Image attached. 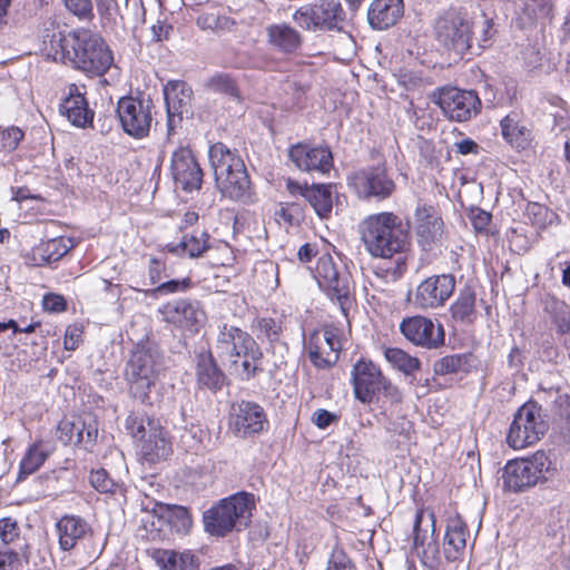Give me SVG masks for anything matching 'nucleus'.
<instances>
[{
  "label": "nucleus",
  "mask_w": 570,
  "mask_h": 570,
  "mask_svg": "<svg viewBox=\"0 0 570 570\" xmlns=\"http://www.w3.org/2000/svg\"><path fill=\"white\" fill-rule=\"evenodd\" d=\"M361 239L372 257L392 259L405 256L409 237L401 219L393 213L368 216L361 224Z\"/></svg>",
  "instance_id": "1"
},
{
  "label": "nucleus",
  "mask_w": 570,
  "mask_h": 570,
  "mask_svg": "<svg viewBox=\"0 0 570 570\" xmlns=\"http://www.w3.org/2000/svg\"><path fill=\"white\" fill-rule=\"evenodd\" d=\"M214 350L223 364L229 368L237 371L240 362L243 373L247 377L255 375L258 370L257 361L263 356L249 333L226 322L217 326Z\"/></svg>",
  "instance_id": "2"
},
{
  "label": "nucleus",
  "mask_w": 570,
  "mask_h": 570,
  "mask_svg": "<svg viewBox=\"0 0 570 570\" xmlns=\"http://www.w3.org/2000/svg\"><path fill=\"white\" fill-rule=\"evenodd\" d=\"M164 371V356L156 348L137 346L125 371L132 396L145 403L149 399L151 387L156 385Z\"/></svg>",
  "instance_id": "3"
},
{
  "label": "nucleus",
  "mask_w": 570,
  "mask_h": 570,
  "mask_svg": "<svg viewBox=\"0 0 570 570\" xmlns=\"http://www.w3.org/2000/svg\"><path fill=\"white\" fill-rule=\"evenodd\" d=\"M253 508L254 497L246 492L223 499L204 512L205 530L216 537H225L234 529L240 530L247 525Z\"/></svg>",
  "instance_id": "4"
},
{
  "label": "nucleus",
  "mask_w": 570,
  "mask_h": 570,
  "mask_svg": "<svg viewBox=\"0 0 570 570\" xmlns=\"http://www.w3.org/2000/svg\"><path fill=\"white\" fill-rule=\"evenodd\" d=\"M71 65L88 75L102 76L114 63V56L106 41L96 32L80 28L71 40Z\"/></svg>",
  "instance_id": "5"
},
{
  "label": "nucleus",
  "mask_w": 570,
  "mask_h": 570,
  "mask_svg": "<svg viewBox=\"0 0 570 570\" xmlns=\"http://www.w3.org/2000/svg\"><path fill=\"white\" fill-rule=\"evenodd\" d=\"M435 39L448 50L464 55L473 49L474 23L465 12L450 9L434 21Z\"/></svg>",
  "instance_id": "6"
},
{
  "label": "nucleus",
  "mask_w": 570,
  "mask_h": 570,
  "mask_svg": "<svg viewBox=\"0 0 570 570\" xmlns=\"http://www.w3.org/2000/svg\"><path fill=\"white\" fill-rule=\"evenodd\" d=\"M548 431L542 417V409L535 402H527L514 415L510 425L507 443L515 449H524L537 443Z\"/></svg>",
  "instance_id": "7"
},
{
  "label": "nucleus",
  "mask_w": 570,
  "mask_h": 570,
  "mask_svg": "<svg viewBox=\"0 0 570 570\" xmlns=\"http://www.w3.org/2000/svg\"><path fill=\"white\" fill-rule=\"evenodd\" d=\"M293 19L306 30H341L345 12L335 0H320L297 9Z\"/></svg>",
  "instance_id": "8"
},
{
  "label": "nucleus",
  "mask_w": 570,
  "mask_h": 570,
  "mask_svg": "<svg viewBox=\"0 0 570 570\" xmlns=\"http://www.w3.org/2000/svg\"><path fill=\"white\" fill-rule=\"evenodd\" d=\"M153 101L150 98L122 97L117 104V114L124 131L136 139L149 135L153 124Z\"/></svg>",
  "instance_id": "9"
},
{
  "label": "nucleus",
  "mask_w": 570,
  "mask_h": 570,
  "mask_svg": "<svg viewBox=\"0 0 570 570\" xmlns=\"http://www.w3.org/2000/svg\"><path fill=\"white\" fill-rule=\"evenodd\" d=\"M316 279L327 296L337 302L342 313L347 315L352 304L350 275L341 273L331 257H323L316 266Z\"/></svg>",
  "instance_id": "10"
},
{
  "label": "nucleus",
  "mask_w": 570,
  "mask_h": 570,
  "mask_svg": "<svg viewBox=\"0 0 570 570\" xmlns=\"http://www.w3.org/2000/svg\"><path fill=\"white\" fill-rule=\"evenodd\" d=\"M413 551L430 568L438 564L439 544L435 538V514L431 510L416 511L413 524Z\"/></svg>",
  "instance_id": "11"
},
{
  "label": "nucleus",
  "mask_w": 570,
  "mask_h": 570,
  "mask_svg": "<svg viewBox=\"0 0 570 570\" xmlns=\"http://www.w3.org/2000/svg\"><path fill=\"white\" fill-rule=\"evenodd\" d=\"M546 460L543 453H537L530 460L509 461L502 472L504 489L520 492L535 485L543 478Z\"/></svg>",
  "instance_id": "12"
},
{
  "label": "nucleus",
  "mask_w": 570,
  "mask_h": 570,
  "mask_svg": "<svg viewBox=\"0 0 570 570\" xmlns=\"http://www.w3.org/2000/svg\"><path fill=\"white\" fill-rule=\"evenodd\" d=\"M435 102L449 119L459 122L471 119L481 108V101L475 91L453 87L440 89Z\"/></svg>",
  "instance_id": "13"
},
{
  "label": "nucleus",
  "mask_w": 570,
  "mask_h": 570,
  "mask_svg": "<svg viewBox=\"0 0 570 570\" xmlns=\"http://www.w3.org/2000/svg\"><path fill=\"white\" fill-rule=\"evenodd\" d=\"M306 348L315 367L322 370L332 367L337 362L342 348L338 330L334 326H325L321 331H314Z\"/></svg>",
  "instance_id": "14"
},
{
  "label": "nucleus",
  "mask_w": 570,
  "mask_h": 570,
  "mask_svg": "<svg viewBox=\"0 0 570 570\" xmlns=\"http://www.w3.org/2000/svg\"><path fill=\"white\" fill-rule=\"evenodd\" d=\"M350 184L362 198L385 199L395 189V184L383 165L366 167L354 173L350 177Z\"/></svg>",
  "instance_id": "15"
},
{
  "label": "nucleus",
  "mask_w": 570,
  "mask_h": 570,
  "mask_svg": "<svg viewBox=\"0 0 570 570\" xmlns=\"http://www.w3.org/2000/svg\"><path fill=\"white\" fill-rule=\"evenodd\" d=\"M415 235L424 252L438 249L444 239V223L438 209L431 205H419L415 209Z\"/></svg>",
  "instance_id": "16"
},
{
  "label": "nucleus",
  "mask_w": 570,
  "mask_h": 570,
  "mask_svg": "<svg viewBox=\"0 0 570 570\" xmlns=\"http://www.w3.org/2000/svg\"><path fill=\"white\" fill-rule=\"evenodd\" d=\"M404 337L416 346L434 350L444 344L443 326L425 316L404 318L400 324Z\"/></svg>",
  "instance_id": "17"
},
{
  "label": "nucleus",
  "mask_w": 570,
  "mask_h": 570,
  "mask_svg": "<svg viewBox=\"0 0 570 570\" xmlns=\"http://www.w3.org/2000/svg\"><path fill=\"white\" fill-rule=\"evenodd\" d=\"M381 368L370 360L360 358L352 368L351 382L355 399L363 404H371L379 394V386L384 380Z\"/></svg>",
  "instance_id": "18"
},
{
  "label": "nucleus",
  "mask_w": 570,
  "mask_h": 570,
  "mask_svg": "<svg viewBox=\"0 0 570 570\" xmlns=\"http://www.w3.org/2000/svg\"><path fill=\"white\" fill-rule=\"evenodd\" d=\"M455 277L451 274L434 275L416 287L415 304L423 309L442 306L453 294Z\"/></svg>",
  "instance_id": "19"
},
{
  "label": "nucleus",
  "mask_w": 570,
  "mask_h": 570,
  "mask_svg": "<svg viewBox=\"0 0 570 570\" xmlns=\"http://www.w3.org/2000/svg\"><path fill=\"white\" fill-rule=\"evenodd\" d=\"M266 423L264 409L257 403L242 401L232 406L229 424L239 438H248L262 432Z\"/></svg>",
  "instance_id": "20"
},
{
  "label": "nucleus",
  "mask_w": 570,
  "mask_h": 570,
  "mask_svg": "<svg viewBox=\"0 0 570 570\" xmlns=\"http://www.w3.org/2000/svg\"><path fill=\"white\" fill-rule=\"evenodd\" d=\"M170 171L175 184L185 191L199 189L203 183V170L191 150L179 147L173 153Z\"/></svg>",
  "instance_id": "21"
},
{
  "label": "nucleus",
  "mask_w": 570,
  "mask_h": 570,
  "mask_svg": "<svg viewBox=\"0 0 570 570\" xmlns=\"http://www.w3.org/2000/svg\"><path fill=\"white\" fill-rule=\"evenodd\" d=\"M164 97L167 108V127L170 134L184 116L191 115L193 90L184 81H169L164 88Z\"/></svg>",
  "instance_id": "22"
},
{
  "label": "nucleus",
  "mask_w": 570,
  "mask_h": 570,
  "mask_svg": "<svg viewBox=\"0 0 570 570\" xmlns=\"http://www.w3.org/2000/svg\"><path fill=\"white\" fill-rule=\"evenodd\" d=\"M288 156L303 171L326 174L333 167V155L328 147L296 144L291 147Z\"/></svg>",
  "instance_id": "23"
},
{
  "label": "nucleus",
  "mask_w": 570,
  "mask_h": 570,
  "mask_svg": "<svg viewBox=\"0 0 570 570\" xmlns=\"http://www.w3.org/2000/svg\"><path fill=\"white\" fill-rule=\"evenodd\" d=\"M59 548L62 551H70L92 534L89 523L76 514H65L56 522Z\"/></svg>",
  "instance_id": "24"
},
{
  "label": "nucleus",
  "mask_w": 570,
  "mask_h": 570,
  "mask_svg": "<svg viewBox=\"0 0 570 570\" xmlns=\"http://www.w3.org/2000/svg\"><path fill=\"white\" fill-rule=\"evenodd\" d=\"M164 320L179 327L195 330L205 318L203 309L197 302L186 299L167 303L160 309Z\"/></svg>",
  "instance_id": "25"
},
{
  "label": "nucleus",
  "mask_w": 570,
  "mask_h": 570,
  "mask_svg": "<svg viewBox=\"0 0 570 570\" xmlns=\"http://www.w3.org/2000/svg\"><path fill=\"white\" fill-rule=\"evenodd\" d=\"M60 112L77 127L85 128L94 119V111L89 109L85 92L76 83H70L66 90V97L60 104Z\"/></svg>",
  "instance_id": "26"
},
{
  "label": "nucleus",
  "mask_w": 570,
  "mask_h": 570,
  "mask_svg": "<svg viewBox=\"0 0 570 570\" xmlns=\"http://www.w3.org/2000/svg\"><path fill=\"white\" fill-rule=\"evenodd\" d=\"M147 425L148 433L145 439L140 440L142 442L140 452L146 461L154 463L169 456L171 444L158 421L148 419Z\"/></svg>",
  "instance_id": "27"
},
{
  "label": "nucleus",
  "mask_w": 570,
  "mask_h": 570,
  "mask_svg": "<svg viewBox=\"0 0 570 570\" xmlns=\"http://www.w3.org/2000/svg\"><path fill=\"white\" fill-rule=\"evenodd\" d=\"M404 14L403 0H374L367 11L370 26L386 30L396 24Z\"/></svg>",
  "instance_id": "28"
},
{
  "label": "nucleus",
  "mask_w": 570,
  "mask_h": 570,
  "mask_svg": "<svg viewBox=\"0 0 570 570\" xmlns=\"http://www.w3.org/2000/svg\"><path fill=\"white\" fill-rule=\"evenodd\" d=\"M208 157L215 180L224 177L227 179L228 175L246 167L237 150H232L222 142H216L209 147Z\"/></svg>",
  "instance_id": "29"
},
{
  "label": "nucleus",
  "mask_w": 570,
  "mask_h": 570,
  "mask_svg": "<svg viewBox=\"0 0 570 570\" xmlns=\"http://www.w3.org/2000/svg\"><path fill=\"white\" fill-rule=\"evenodd\" d=\"M219 193L232 200L248 203L252 200V184L246 167L228 175V178L215 180Z\"/></svg>",
  "instance_id": "30"
},
{
  "label": "nucleus",
  "mask_w": 570,
  "mask_h": 570,
  "mask_svg": "<svg viewBox=\"0 0 570 570\" xmlns=\"http://www.w3.org/2000/svg\"><path fill=\"white\" fill-rule=\"evenodd\" d=\"M468 527L461 517L450 518L443 539V552L450 562L456 561L466 546Z\"/></svg>",
  "instance_id": "31"
},
{
  "label": "nucleus",
  "mask_w": 570,
  "mask_h": 570,
  "mask_svg": "<svg viewBox=\"0 0 570 570\" xmlns=\"http://www.w3.org/2000/svg\"><path fill=\"white\" fill-rule=\"evenodd\" d=\"M195 373L200 387L217 391L223 386L225 375L218 368L212 352H203L196 356Z\"/></svg>",
  "instance_id": "32"
},
{
  "label": "nucleus",
  "mask_w": 570,
  "mask_h": 570,
  "mask_svg": "<svg viewBox=\"0 0 570 570\" xmlns=\"http://www.w3.org/2000/svg\"><path fill=\"white\" fill-rule=\"evenodd\" d=\"M501 134L504 140L515 149H527L532 140L531 130L521 121L518 114L507 115L501 121Z\"/></svg>",
  "instance_id": "33"
},
{
  "label": "nucleus",
  "mask_w": 570,
  "mask_h": 570,
  "mask_svg": "<svg viewBox=\"0 0 570 570\" xmlns=\"http://www.w3.org/2000/svg\"><path fill=\"white\" fill-rule=\"evenodd\" d=\"M154 558L161 570H198L199 558L191 551L156 550Z\"/></svg>",
  "instance_id": "34"
},
{
  "label": "nucleus",
  "mask_w": 570,
  "mask_h": 570,
  "mask_svg": "<svg viewBox=\"0 0 570 570\" xmlns=\"http://www.w3.org/2000/svg\"><path fill=\"white\" fill-rule=\"evenodd\" d=\"M267 37L271 46L284 53H293L302 45L299 32L286 23L269 26Z\"/></svg>",
  "instance_id": "35"
},
{
  "label": "nucleus",
  "mask_w": 570,
  "mask_h": 570,
  "mask_svg": "<svg viewBox=\"0 0 570 570\" xmlns=\"http://www.w3.org/2000/svg\"><path fill=\"white\" fill-rule=\"evenodd\" d=\"M197 26L205 31L222 33L233 30L235 21L219 8H207L199 12Z\"/></svg>",
  "instance_id": "36"
},
{
  "label": "nucleus",
  "mask_w": 570,
  "mask_h": 570,
  "mask_svg": "<svg viewBox=\"0 0 570 570\" xmlns=\"http://www.w3.org/2000/svg\"><path fill=\"white\" fill-rule=\"evenodd\" d=\"M78 35V29L63 35L62 32H53L49 40H43V43L47 46L49 55L56 61L71 62V51L73 50V46L71 45V40H76V36Z\"/></svg>",
  "instance_id": "37"
},
{
  "label": "nucleus",
  "mask_w": 570,
  "mask_h": 570,
  "mask_svg": "<svg viewBox=\"0 0 570 570\" xmlns=\"http://www.w3.org/2000/svg\"><path fill=\"white\" fill-rule=\"evenodd\" d=\"M305 200L321 218H327L333 208L331 185L314 184L309 186Z\"/></svg>",
  "instance_id": "38"
},
{
  "label": "nucleus",
  "mask_w": 570,
  "mask_h": 570,
  "mask_svg": "<svg viewBox=\"0 0 570 570\" xmlns=\"http://www.w3.org/2000/svg\"><path fill=\"white\" fill-rule=\"evenodd\" d=\"M70 248V239L53 237L37 246L33 249V256L39 257V264H49L59 261Z\"/></svg>",
  "instance_id": "39"
},
{
  "label": "nucleus",
  "mask_w": 570,
  "mask_h": 570,
  "mask_svg": "<svg viewBox=\"0 0 570 570\" xmlns=\"http://www.w3.org/2000/svg\"><path fill=\"white\" fill-rule=\"evenodd\" d=\"M49 450L41 443H35L27 450L20 462L18 481L26 479L35 473L48 459Z\"/></svg>",
  "instance_id": "40"
},
{
  "label": "nucleus",
  "mask_w": 570,
  "mask_h": 570,
  "mask_svg": "<svg viewBox=\"0 0 570 570\" xmlns=\"http://www.w3.org/2000/svg\"><path fill=\"white\" fill-rule=\"evenodd\" d=\"M405 272V256H394L392 259H384L373 268L374 276L386 284L397 282Z\"/></svg>",
  "instance_id": "41"
},
{
  "label": "nucleus",
  "mask_w": 570,
  "mask_h": 570,
  "mask_svg": "<svg viewBox=\"0 0 570 570\" xmlns=\"http://www.w3.org/2000/svg\"><path fill=\"white\" fill-rule=\"evenodd\" d=\"M471 354H452L436 360L433 364V371L436 375L444 376L468 372L471 366Z\"/></svg>",
  "instance_id": "42"
},
{
  "label": "nucleus",
  "mask_w": 570,
  "mask_h": 570,
  "mask_svg": "<svg viewBox=\"0 0 570 570\" xmlns=\"http://www.w3.org/2000/svg\"><path fill=\"white\" fill-rule=\"evenodd\" d=\"M454 320L471 323L475 314V294L470 288L460 291L458 298L451 305Z\"/></svg>",
  "instance_id": "43"
},
{
  "label": "nucleus",
  "mask_w": 570,
  "mask_h": 570,
  "mask_svg": "<svg viewBox=\"0 0 570 570\" xmlns=\"http://www.w3.org/2000/svg\"><path fill=\"white\" fill-rule=\"evenodd\" d=\"M386 361L405 375H413L421 367L417 357L411 356L406 352L396 347H389L384 352Z\"/></svg>",
  "instance_id": "44"
},
{
  "label": "nucleus",
  "mask_w": 570,
  "mask_h": 570,
  "mask_svg": "<svg viewBox=\"0 0 570 570\" xmlns=\"http://www.w3.org/2000/svg\"><path fill=\"white\" fill-rule=\"evenodd\" d=\"M167 520L171 529L179 534H187L193 527L189 511L181 505L169 508Z\"/></svg>",
  "instance_id": "45"
},
{
  "label": "nucleus",
  "mask_w": 570,
  "mask_h": 570,
  "mask_svg": "<svg viewBox=\"0 0 570 570\" xmlns=\"http://www.w3.org/2000/svg\"><path fill=\"white\" fill-rule=\"evenodd\" d=\"M208 235L202 230H195L190 236L185 237L179 244L189 257H198L208 248Z\"/></svg>",
  "instance_id": "46"
},
{
  "label": "nucleus",
  "mask_w": 570,
  "mask_h": 570,
  "mask_svg": "<svg viewBox=\"0 0 570 570\" xmlns=\"http://www.w3.org/2000/svg\"><path fill=\"white\" fill-rule=\"evenodd\" d=\"M547 309L552 314L557 331L564 334L570 331V307L560 301H552Z\"/></svg>",
  "instance_id": "47"
},
{
  "label": "nucleus",
  "mask_w": 570,
  "mask_h": 570,
  "mask_svg": "<svg viewBox=\"0 0 570 570\" xmlns=\"http://www.w3.org/2000/svg\"><path fill=\"white\" fill-rule=\"evenodd\" d=\"M89 482L100 493L114 494L119 488V484L109 476L105 469L92 470Z\"/></svg>",
  "instance_id": "48"
},
{
  "label": "nucleus",
  "mask_w": 570,
  "mask_h": 570,
  "mask_svg": "<svg viewBox=\"0 0 570 570\" xmlns=\"http://www.w3.org/2000/svg\"><path fill=\"white\" fill-rule=\"evenodd\" d=\"M24 137V132L16 126L0 128V147L6 151H13Z\"/></svg>",
  "instance_id": "49"
},
{
  "label": "nucleus",
  "mask_w": 570,
  "mask_h": 570,
  "mask_svg": "<svg viewBox=\"0 0 570 570\" xmlns=\"http://www.w3.org/2000/svg\"><path fill=\"white\" fill-rule=\"evenodd\" d=\"M207 86L213 91L222 92L232 97H237V87L235 85V81L228 75L217 73L213 76L208 80Z\"/></svg>",
  "instance_id": "50"
},
{
  "label": "nucleus",
  "mask_w": 570,
  "mask_h": 570,
  "mask_svg": "<svg viewBox=\"0 0 570 570\" xmlns=\"http://www.w3.org/2000/svg\"><path fill=\"white\" fill-rule=\"evenodd\" d=\"M148 416L138 415L131 413L125 421L126 430L131 434L132 438L141 440L146 438L148 433L147 420Z\"/></svg>",
  "instance_id": "51"
},
{
  "label": "nucleus",
  "mask_w": 570,
  "mask_h": 570,
  "mask_svg": "<svg viewBox=\"0 0 570 570\" xmlns=\"http://www.w3.org/2000/svg\"><path fill=\"white\" fill-rule=\"evenodd\" d=\"M277 215L288 226H298L301 222L304 219L303 209L301 205L296 203H286L282 205Z\"/></svg>",
  "instance_id": "52"
},
{
  "label": "nucleus",
  "mask_w": 570,
  "mask_h": 570,
  "mask_svg": "<svg viewBox=\"0 0 570 570\" xmlns=\"http://www.w3.org/2000/svg\"><path fill=\"white\" fill-rule=\"evenodd\" d=\"M190 287V279H171L165 283H161L156 288L151 289L149 294L154 297H158L160 295H168L178 292H185Z\"/></svg>",
  "instance_id": "53"
},
{
  "label": "nucleus",
  "mask_w": 570,
  "mask_h": 570,
  "mask_svg": "<svg viewBox=\"0 0 570 570\" xmlns=\"http://www.w3.org/2000/svg\"><path fill=\"white\" fill-rule=\"evenodd\" d=\"M38 482L41 485L40 494L42 497H58L63 492L58 487V476L55 471L40 475Z\"/></svg>",
  "instance_id": "54"
},
{
  "label": "nucleus",
  "mask_w": 570,
  "mask_h": 570,
  "mask_svg": "<svg viewBox=\"0 0 570 570\" xmlns=\"http://www.w3.org/2000/svg\"><path fill=\"white\" fill-rule=\"evenodd\" d=\"M19 537V528L16 520L3 518L0 520V538L4 544H10Z\"/></svg>",
  "instance_id": "55"
},
{
  "label": "nucleus",
  "mask_w": 570,
  "mask_h": 570,
  "mask_svg": "<svg viewBox=\"0 0 570 570\" xmlns=\"http://www.w3.org/2000/svg\"><path fill=\"white\" fill-rule=\"evenodd\" d=\"M66 8L79 18H88L92 13L91 0H62Z\"/></svg>",
  "instance_id": "56"
},
{
  "label": "nucleus",
  "mask_w": 570,
  "mask_h": 570,
  "mask_svg": "<svg viewBox=\"0 0 570 570\" xmlns=\"http://www.w3.org/2000/svg\"><path fill=\"white\" fill-rule=\"evenodd\" d=\"M326 570H356V567L346 554L337 552L331 556Z\"/></svg>",
  "instance_id": "57"
},
{
  "label": "nucleus",
  "mask_w": 570,
  "mask_h": 570,
  "mask_svg": "<svg viewBox=\"0 0 570 570\" xmlns=\"http://www.w3.org/2000/svg\"><path fill=\"white\" fill-rule=\"evenodd\" d=\"M379 393L387 399L391 403H400L402 401V393L387 377H384L379 386Z\"/></svg>",
  "instance_id": "58"
},
{
  "label": "nucleus",
  "mask_w": 570,
  "mask_h": 570,
  "mask_svg": "<svg viewBox=\"0 0 570 570\" xmlns=\"http://www.w3.org/2000/svg\"><path fill=\"white\" fill-rule=\"evenodd\" d=\"M42 305L47 312H61L66 308V301L61 295L48 294L43 297Z\"/></svg>",
  "instance_id": "59"
},
{
  "label": "nucleus",
  "mask_w": 570,
  "mask_h": 570,
  "mask_svg": "<svg viewBox=\"0 0 570 570\" xmlns=\"http://www.w3.org/2000/svg\"><path fill=\"white\" fill-rule=\"evenodd\" d=\"M337 419V416L333 413H331L327 410L318 409L313 413L312 422L318 428V429H326L332 422H334Z\"/></svg>",
  "instance_id": "60"
},
{
  "label": "nucleus",
  "mask_w": 570,
  "mask_h": 570,
  "mask_svg": "<svg viewBox=\"0 0 570 570\" xmlns=\"http://www.w3.org/2000/svg\"><path fill=\"white\" fill-rule=\"evenodd\" d=\"M261 330L264 331L269 341L278 340L281 326L273 318H263L259 322Z\"/></svg>",
  "instance_id": "61"
},
{
  "label": "nucleus",
  "mask_w": 570,
  "mask_h": 570,
  "mask_svg": "<svg viewBox=\"0 0 570 570\" xmlns=\"http://www.w3.org/2000/svg\"><path fill=\"white\" fill-rule=\"evenodd\" d=\"M18 553L11 550H0V570H13L18 563Z\"/></svg>",
  "instance_id": "62"
},
{
  "label": "nucleus",
  "mask_w": 570,
  "mask_h": 570,
  "mask_svg": "<svg viewBox=\"0 0 570 570\" xmlns=\"http://www.w3.org/2000/svg\"><path fill=\"white\" fill-rule=\"evenodd\" d=\"M527 10L531 16L548 14L551 9L549 0H533V3L525 4Z\"/></svg>",
  "instance_id": "63"
},
{
  "label": "nucleus",
  "mask_w": 570,
  "mask_h": 570,
  "mask_svg": "<svg viewBox=\"0 0 570 570\" xmlns=\"http://www.w3.org/2000/svg\"><path fill=\"white\" fill-rule=\"evenodd\" d=\"M81 333L78 328H68L65 335V348L68 351H73L78 347L80 342Z\"/></svg>",
  "instance_id": "64"
}]
</instances>
